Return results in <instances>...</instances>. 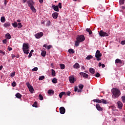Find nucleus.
Instances as JSON below:
<instances>
[{"label":"nucleus","instance_id":"obj_1","mask_svg":"<svg viewBox=\"0 0 125 125\" xmlns=\"http://www.w3.org/2000/svg\"><path fill=\"white\" fill-rule=\"evenodd\" d=\"M112 97L113 98H118L120 95H121V91H120V90L117 89V88H114L112 89Z\"/></svg>","mask_w":125,"mask_h":125},{"label":"nucleus","instance_id":"obj_2","mask_svg":"<svg viewBox=\"0 0 125 125\" xmlns=\"http://www.w3.org/2000/svg\"><path fill=\"white\" fill-rule=\"evenodd\" d=\"M22 50L25 54H29V44L24 43L22 45Z\"/></svg>","mask_w":125,"mask_h":125},{"label":"nucleus","instance_id":"obj_3","mask_svg":"<svg viewBox=\"0 0 125 125\" xmlns=\"http://www.w3.org/2000/svg\"><path fill=\"white\" fill-rule=\"evenodd\" d=\"M101 56H102V54L100 53V51L97 50L95 54V57L97 58V61H100L101 60Z\"/></svg>","mask_w":125,"mask_h":125},{"label":"nucleus","instance_id":"obj_4","mask_svg":"<svg viewBox=\"0 0 125 125\" xmlns=\"http://www.w3.org/2000/svg\"><path fill=\"white\" fill-rule=\"evenodd\" d=\"M26 85L28 88L30 92L33 93L34 92V88L33 87V86H32L29 82L26 83Z\"/></svg>","mask_w":125,"mask_h":125},{"label":"nucleus","instance_id":"obj_5","mask_svg":"<svg viewBox=\"0 0 125 125\" xmlns=\"http://www.w3.org/2000/svg\"><path fill=\"white\" fill-rule=\"evenodd\" d=\"M85 40V38H84V36L82 35L79 36L77 38V42H83Z\"/></svg>","mask_w":125,"mask_h":125},{"label":"nucleus","instance_id":"obj_6","mask_svg":"<svg viewBox=\"0 0 125 125\" xmlns=\"http://www.w3.org/2000/svg\"><path fill=\"white\" fill-rule=\"evenodd\" d=\"M99 35L100 37H108L109 36V34L107 32H105L103 30H101L99 32Z\"/></svg>","mask_w":125,"mask_h":125},{"label":"nucleus","instance_id":"obj_7","mask_svg":"<svg viewBox=\"0 0 125 125\" xmlns=\"http://www.w3.org/2000/svg\"><path fill=\"white\" fill-rule=\"evenodd\" d=\"M80 75L82 77H83V78H84V79H88V77H89L88 74H87L84 72H80Z\"/></svg>","mask_w":125,"mask_h":125},{"label":"nucleus","instance_id":"obj_8","mask_svg":"<svg viewBox=\"0 0 125 125\" xmlns=\"http://www.w3.org/2000/svg\"><path fill=\"white\" fill-rule=\"evenodd\" d=\"M35 36L36 39H41L42 37L43 36V33L40 32V33H37Z\"/></svg>","mask_w":125,"mask_h":125},{"label":"nucleus","instance_id":"obj_9","mask_svg":"<svg viewBox=\"0 0 125 125\" xmlns=\"http://www.w3.org/2000/svg\"><path fill=\"white\" fill-rule=\"evenodd\" d=\"M27 2L29 7L33 6V5H34V4H35V2H34V1H33V0H27Z\"/></svg>","mask_w":125,"mask_h":125},{"label":"nucleus","instance_id":"obj_10","mask_svg":"<svg viewBox=\"0 0 125 125\" xmlns=\"http://www.w3.org/2000/svg\"><path fill=\"white\" fill-rule=\"evenodd\" d=\"M96 108L97 110H98V111H100L101 112L103 111V108L101 107L100 104H96Z\"/></svg>","mask_w":125,"mask_h":125},{"label":"nucleus","instance_id":"obj_11","mask_svg":"<svg viewBox=\"0 0 125 125\" xmlns=\"http://www.w3.org/2000/svg\"><path fill=\"white\" fill-rule=\"evenodd\" d=\"M65 112H66V109L64 107H61L60 108V113L63 115V114H65Z\"/></svg>","mask_w":125,"mask_h":125},{"label":"nucleus","instance_id":"obj_12","mask_svg":"<svg viewBox=\"0 0 125 125\" xmlns=\"http://www.w3.org/2000/svg\"><path fill=\"white\" fill-rule=\"evenodd\" d=\"M69 82L70 83H74L76 82V79L74 78V76L69 77Z\"/></svg>","mask_w":125,"mask_h":125},{"label":"nucleus","instance_id":"obj_13","mask_svg":"<svg viewBox=\"0 0 125 125\" xmlns=\"http://www.w3.org/2000/svg\"><path fill=\"white\" fill-rule=\"evenodd\" d=\"M52 16L54 19H57L58 18V13L55 12L52 14Z\"/></svg>","mask_w":125,"mask_h":125},{"label":"nucleus","instance_id":"obj_14","mask_svg":"<svg viewBox=\"0 0 125 125\" xmlns=\"http://www.w3.org/2000/svg\"><path fill=\"white\" fill-rule=\"evenodd\" d=\"M52 8H53L54 10H55V11H57V12H59V8L58 7V6L56 5H53L52 6Z\"/></svg>","mask_w":125,"mask_h":125},{"label":"nucleus","instance_id":"obj_15","mask_svg":"<svg viewBox=\"0 0 125 125\" xmlns=\"http://www.w3.org/2000/svg\"><path fill=\"white\" fill-rule=\"evenodd\" d=\"M117 105H118V108H119V109H122L123 108V103H121V101H118L117 102Z\"/></svg>","mask_w":125,"mask_h":125},{"label":"nucleus","instance_id":"obj_16","mask_svg":"<svg viewBox=\"0 0 125 125\" xmlns=\"http://www.w3.org/2000/svg\"><path fill=\"white\" fill-rule=\"evenodd\" d=\"M79 87L80 89H78V92H81L82 89H83V85L80 84L79 85Z\"/></svg>","mask_w":125,"mask_h":125},{"label":"nucleus","instance_id":"obj_17","mask_svg":"<svg viewBox=\"0 0 125 125\" xmlns=\"http://www.w3.org/2000/svg\"><path fill=\"white\" fill-rule=\"evenodd\" d=\"M73 67L75 69H78V68H80V64H79V63L76 62L74 65H73Z\"/></svg>","mask_w":125,"mask_h":125},{"label":"nucleus","instance_id":"obj_18","mask_svg":"<svg viewBox=\"0 0 125 125\" xmlns=\"http://www.w3.org/2000/svg\"><path fill=\"white\" fill-rule=\"evenodd\" d=\"M89 71L90 72V73H91V74H94V73H95V69H94L93 68H90Z\"/></svg>","mask_w":125,"mask_h":125},{"label":"nucleus","instance_id":"obj_19","mask_svg":"<svg viewBox=\"0 0 125 125\" xmlns=\"http://www.w3.org/2000/svg\"><path fill=\"white\" fill-rule=\"evenodd\" d=\"M48 93L50 95H53L54 94V91H53V90H49L48 91Z\"/></svg>","mask_w":125,"mask_h":125},{"label":"nucleus","instance_id":"obj_20","mask_svg":"<svg viewBox=\"0 0 125 125\" xmlns=\"http://www.w3.org/2000/svg\"><path fill=\"white\" fill-rule=\"evenodd\" d=\"M93 102H96V103H102V100H99V99H94L93 100Z\"/></svg>","mask_w":125,"mask_h":125},{"label":"nucleus","instance_id":"obj_21","mask_svg":"<svg viewBox=\"0 0 125 125\" xmlns=\"http://www.w3.org/2000/svg\"><path fill=\"white\" fill-rule=\"evenodd\" d=\"M5 38H6V39H7L8 40H10L11 39V36L10 35V34L7 33L5 35Z\"/></svg>","mask_w":125,"mask_h":125},{"label":"nucleus","instance_id":"obj_22","mask_svg":"<svg viewBox=\"0 0 125 125\" xmlns=\"http://www.w3.org/2000/svg\"><path fill=\"white\" fill-rule=\"evenodd\" d=\"M30 7L32 11L34 12V13H36L37 12V10L36 9V8L34 7L33 6H32L31 7Z\"/></svg>","mask_w":125,"mask_h":125},{"label":"nucleus","instance_id":"obj_23","mask_svg":"<svg viewBox=\"0 0 125 125\" xmlns=\"http://www.w3.org/2000/svg\"><path fill=\"white\" fill-rule=\"evenodd\" d=\"M92 58H93V57L92 56H91V55H88L86 57V59L87 60H90V59H92Z\"/></svg>","mask_w":125,"mask_h":125},{"label":"nucleus","instance_id":"obj_24","mask_svg":"<svg viewBox=\"0 0 125 125\" xmlns=\"http://www.w3.org/2000/svg\"><path fill=\"white\" fill-rule=\"evenodd\" d=\"M46 54V52L45 51H43L41 53V55L42 57H45V55Z\"/></svg>","mask_w":125,"mask_h":125},{"label":"nucleus","instance_id":"obj_25","mask_svg":"<svg viewBox=\"0 0 125 125\" xmlns=\"http://www.w3.org/2000/svg\"><path fill=\"white\" fill-rule=\"evenodd\" d=\"M16 97H17V98H21L22 97V95L20 94V93H17L16 94Z\"/></svg>","mask_w":125,"mask_h":125},{"label":"nucleus","instance_id":"obj_26","mask_svg":"<svg viewBox=\"0 0 125 125\" xmlns=\"http://www.w3.org/2000/svg\"><path fill=\"white\" fill-rule=\"evenodd\" d=\"M9 26H10V23L9 22H7L3 24V26L5 27V28L7 27H9Z\"/></svg>","mask_w":125,"mask_h":125},{"label":"nucleus","instance_id":"obj_27","mask_svg":"<svg viewBox=\"0 0 125 125\" xmlns=\"http://www.w3.org/2000/svg\"><path fill=\"white\" fill-rule=\"evenodd\" d=\"M65 94H66V93H65L64 92H62L59 94V97L60 98H62V96H63V95H64Z\"/></svg>","mask_w":125,"mask_h":125},{"label":"nucleus","instance_id":"obj_28","mask_svg":"<svg viewBox=\"0 0 125 125\" xmlns=\"http://www.w3.org/2000/svg\"><path fill=\"white\" fill-rule=\"evenodd\" d=\"M68 52H69V53L73 54L75 53V51L73 49H69L68 50Z\"/></svg>","mask_w":125,"mask_h":125},{"label":"nucleus","instance_id":"obj_29","mask_svg":"<svg viewBox=\"0 0 125 125\" xmlns=\"http://www.w3.org/2000/svg\"><path fill=\"white\" fill-rule=\"evenodd\" d=\"M0 21L2 23H4V22H5V18H4V17H1Z\"/></svg>","mask_w":125,"mask_h":125},{"label":"nucleus","instance_id":"obj_30","mask_svg":"<svg viewBox=\"0 0 125 125\" xmlns=\"http://www.w3.org/2000/svg\"><path fill=\"white\" fill-rule=\"evenodd\" d=\"M51 72H52V76L53 77H55V75L56 74V73L55 72V70H54V69H52Z\"/></svg>","mask_w":125,"mask_h":125},{"label":"nucleus","instance_id":"obj_31","mask_svg":"<svg viewBox=\"0 0 125 125\" xmlns=\"http://www.w3.org/2000/svg\"><path fill=\"white\" fill-rule=\"evenodd\" d=\"M60 66L61 69H62V70L65 69V64L61 63V64H60Z\"/></svg>","mask_w":125,"mask_h":125},{"label":"nucleus","instance_id":"obj_32","mask_svg":"<svg viewBox=\"0 0 125 125\" xmlns=\"http://www.w3.org/2000/svg\"><path fill=\"white\" fill-rule=\"evenodd\" d=\"M12 25L13 27H14V28H16L18 26V24L16 22L13 23L12 24Z\"/></svg>","mask_w":125,"mask_h":125},{"label":"nucleus","instance_id":"obj_33","mask_svg":"<svg viewBox=\"0 0 125 125\" xmlns=\"http://www.w3.org/2000/svg\"><path fill=\"white\" fill-rule=\"evenodd\" d=\"M52 82L53 83H57V79H56V78H53L52 79Z\"/></svg>","mask_w":125,"mask_h":125},{"label":"nucleus","instance_id":"obj_34","mask_svg":"<svg viewBox=\"0 0 125 125\" xmlns=\"http://www.w3.org/2000/svg\"><path fill=\"white\" fill-rule=\"evenodd\" d=\"M33 107H35V108H37L38 107V103H37V102H34V104H33Z\"/></svg>","mask_w":125,"mask_h":125},{"label":"nucleus","instance_id":"obj_35","mask_svg":"<svg viewBox=\"0 0 125 125\" xmlns=\"http://www.w3.org/2000/svg\"><path fill=\"white\" fill-rule=\"evenodd\" d=\"M102 102L103 103V104H108V102H107V101L106 100H104V99H102Z\"/></svg>","mask_w":125,"mask_h":125},{"label":"nucleus","instance_id":"obj_36","mask_svg":"<svg viewBox=\"0 0 125 125\" xmlns=\"http://www.w3.org/2000/svg\"><path fill=\"white\" fill-rule=\"evenodd\" d=\"M38 68L37 67H35L32 69V72H37L38 71Z\"/></svg>","mask_w":125,"mask_h":125},{"label":"nucleus","instance_id":"obj_37","mask_svg":"<svg viewBox=\"0 0 125 125\" xmlns=\"http://www.w3.org/2000/svg\"><path fill=\"white\" fill-rule=\"evenodd\" d=\"M115 62L116 63H122V61L119 59H117L115 60Z\"/></svg>","mask_w":125,"mask_h":125},{"label":"nucleus","instance_id":"obj_38","mask_svg":"<svg viewBox=\"0 0 125 125\" xmlns=\"http://www.w3.org/2000/svg\"><path fill=\"white\" fill-rule=\"evenodd\" d=\"M119 3L120 4H124L125 3V0H119Z\"/></svg>","mask_w":125,"mask_h":125},{"label":"nucleus","instance_id":"obj_39","mask_svg":"<svg viewBox=\"0 0 125 125\" xmlns=\"http://www.w3.org/2000/svg\"><path fill=\"white\" fill-rule=\"evenodd\" d=\"M39 100H43V96L42 95V94L39 95Z\"/></svg>","mask_w":125,"mask_h":125},{"label":"nucleus","instance_id":"obj_40","mask_svg":"<svg viewBox=\"0 0 125 125\" xmlns=\"http://www.w3.org/2000/svg\"><path fill=\"white\" fill-rule=\"evenodd\" d=\"M44 79V76H41L39 77V81H42Z\"/></svg>","mask_w":125,"mask_h":125},{"label":"nucleus","instance_id":"obj_41","mask_svg":"<svg viewBox=\"0 0 125 125\" xmlns=\"http://www.w3.org/2000/svg\"><path fill=\"white\" fill-rule=\"evenodd\" d=\"M17 84L16 83V82H13L12 83V86H13V87L16 86V85Z\"/></svg>","mask_w":125,"mask_h":125},{"label":"nucleus","instance_id":"obj_42","mask_svg":"<svg viewBox=\"0 0 125 125\" xmlns=\"http://www.w3.org/2000/svg\"><path fill=\"white\" fill-rule=\"evenodd\" d=\"M18 28L19 29L20 28H22V27H23V25H22V23L19 22L18 24Z\"/></svg>","mask_w":125,"mask_h":125},{"label":"nucleus","instance_id":"obj_43","mask_svg":"<svg viewBox=\"0 0 125 125\" xmlns=\"http://www.w3.org/2000/svg\"><path fill=\"white\" fill-rule=\"evenodd\" d=\"M58 6L59 8H60V9H61V8H62V3L59 2Z\"/></svg>","mask_w":125,"mask_h":125},{"label":"nucleus","instance_id":"obj_44","mask_svg":"<svg viewBox=\"0 0 125 125\" xmlns=\"http://www.w3.org/2000/svg\"><path fill=\"white\" fill-rule=\"evenodd\" d=\"M95 77H96V78H99V77H100V73L97 72V73L96 74V75H95Z\"/></svg>","mask_w":125,"mask_h":125},{"label":"nucleus","instance_id":"obj_45","mask_svg":"<svg viewBox=\"0 0 125 125\" xmlns=\"http://www.w3.org/2000/svg\"><path fill=\"white\" fill-rule=\"evenodd\" d=\"M75 45L76 46H79V45H80V42H79L78 41H76L75 42Z\"/></svg>","mask_w":125,"mask_h":125},{"label":"nucleus","instance_id":"obj_46","mask_svg":"<svg viewBox=\"0 0 125 125\" xmlns=\"http://www.w3.org/2000/svg\"><path fill=\"white\" fill-rule=\"evenodd\" d=\"M122 101L124 103H125V96H122Z\"/></svg>","mask_w":125,"mask_h":125},{"label":"nucleus","instance_id":"obj_47","mask_svg":"<svg viewBox=\"0 0 125 125\" xmlns=\"http://www.w3.org/2000/svg\"><path fill=\"white\" fill-rule=\"evenodd\" d=\"M15 76V72H12L11 73V77L13 78Z\"/></svg>","mask_w":125,"mask_h":125},{"label":"nucleus","instance_id":"obj_48","mask_svg":"<svg viewBox=\"0 0 125 125\" xmlns=\"http://www.w3.org/2000/svg\"><path fill=\"white\" fill-rule=\"evenodd\" d=\"M3 43H4L5 44H6V43L7 42V41L6 39H4V40L2 41Z\"/></svg>","mask_w":125,"mask_h":125},{"label":"nucleus","instance_id":"obj_49","mask_svg":"<svg viewBox=\"0 0 125 125\" xmlns=\"http://www.w3.org/2000/svg\"><path fill=\"white\" fill-rule=\"evenodd\" d=\"M78 90H79L78 88V86H76L75 87V88H74V91H75V92H78Z\"/></svg>","mask_w":125,"mask_h":125},{"label":"nucleus","instance_id":"obj_50","mask_svg":"<svg viewBox=\"0 0 125 125\" xmlns=\"http://www.w3.org/2000/svg\"><path fill=\"white\" fill-rule=\"evenodd\" d=\"M121 44H122V45H125V41H122L121 42Z\"/></svg>","mask_w":125,"mask_h":125},{"label":"nucleus","instance_id":"obj_51","mask_svg":"<svg viewBox=\"0 0 125 125\" xmlns=\"http://www.w3.org/2000/svg\"><path fill=\"white\" fill-rule=\"evenodd\" d=\"M0 53L2 54V55H4V54H5V53H4V52L2 51V50H0Z\"/></svg>","mask_w":125,"mask_h":125},{"label":"nucleus","instance_id":"obj_52","mask_svg":"<svg viewBox=\"0 0 125 125\" xmlns=\"http://www.w3.org/2000/svg\"><path fill=\"white\" fill-rule=\"evenodd\" d=\"M52 47V46L51 45H49L47 46V49H50Z\"/></svg>","mask_w":125,"mask_h":125},{"label":"nucleus","instance_id":"obj_53","mask_svg":"<svg viewBox=\"0 0 125 125\" xmlns=\"http://www.w3.org/2000/svg\"><path fill=\"white\" fill-rule=\"evenodd\" d=\"M8 49L9 51H11V50H12V48L10 47H8Z\"/></svg>","mask_w":125,"mask_h":125},{"label":"nucleus","instance_id":"obj_54","mask_svg":"<svg viewBox=\"0 0 125 125\" xmlns=\"http://www.w3.org/2000/svg\"><path fill=\"white\" fill-rule=\"evenodd\" d=\"M82 70H85V67L83 65L81 66Z\"/></svg>","mask_w":125,"mask_h":125},{"label":"nucleus","instance_id":"obj_55","mask_svg":"<svg viewBox=\"0 0 125 125\" xmlns=\"http://www.w3.org/2000/svg\"><path fill=\"white\" fill-rule=\"evenodd\" d=\"M67 94L68 96H70V95H71V92L70 91H68L67 92Z\"/></svg>","mask_w":125,"mask_h":125},{"label":"nucleus","instance_id":"obj_56","mask_svg":"<svg viewBox=\"0 0 125 125\" xmlns=\"http://www.w3.org/2000/svg\"><path fill=\"white\" fill-rule=\"evenodd\" d=\"M39 1L40 3H42V2H43V0H39Z\"/></svg>","mask_w":125,"mask_h":125},{"label":"nucleus","instance_id":"obj_57","mask_svg":"<svg viewBox=\"0 0 125 125\" xmlns=\"http://www.w3.org/2000/svg\"><path fill=\"white\" fill-rule=\"evenodd\" d=\"M86 32H88V33L90 31V29L89 28H86Z\"/></svg>","mask_w":125,"mask_h":125},{"label":"nucleus","instance_id":"obj_58","mask_svg":"<svg viewBox=\"0 0 125 125\" xmlns=\"http://www.w3.org/2000/svg\"><path fill=\"white\" fill-rule=\"evenodd\" d=\"M4 4L5 5H6V4H7V1L6 0H4Z\"/></svg>","mask_w":125,"mask_h":125},{"label":"nucleus","instance_id":"obj_59","mask_svg":"<svg viewBox=\"0 0 125 125\" xmlns=\"http://www.w3.org/2000/svg\"><path fill=\"white\" fill-rule=\"evenodd\" d=\"M31 56H32V53H31V52H30V53H29V54L28 55L29 58H30Z\"/></svg>","mask_w":125,"mask_h":125},{"label":"nucleus","instance_id":"obj_60","mask_svg":"<svg viewBox=\"0 0 125 125\" xmlns=\"http://www.w3.org/2000/svg\"><path fill=\"white\" fill-rule=\"evenodd\" d=\"M88 33H89V35H91L92 34V31H91V30H90Z\"/></svg>","mask_w":125,"mask_h":125},{"label":"nucleus","instance_id":"obj_61","mask_svg":"<svg viewBox=\"0 0 125 125\" xmlns=\"http://www.w3.org/2000/svg\"><path fill=\"white\" fill-rule=\"evenodd\" d=\"M101 66H102V64L101 63V62H99V67H101Z\"/></svg>","mask_w":125,"mask_h":125},{"label":"nucleus","instance_id":"obj_62","mask_svg":"<svg viewBox=\"0 0 125 125\" xmlns=\"http://www.w3.org/2000/svg\"><path fill=\"white\" fill-rule=\"evenodd\" d=\"M102 68H105V64H102Z\"/></svg>","mask_w":125,"mask_h":125},{"label":"nucleus","instance_id":"obj_63","mask_svg":"<svg viewBox=\"0 0 125 125\" xmlns=\"http://www.w3.org/2000/svg\"><path fill=\"white\" fill-rule=\"evenodd\" d=\"M16 57V56H15V55H12V58L13 59V58H15Z\"/></svg>","mask_w":125,"mask_h":125},{"label":"nucleus","instance_id":"obj_64","mask_svg":"<svg viewBox=\"0 0 125 125\" xmlns=\"http://www.w3.org/2000/svg\"><path fill=\"white\" fill-rule=\"evenodd\" d=\"M122 9H125V7L124 6H123L122 7Z\"/></svg>","mask_w":125,"mask_h":125}]
</instances>
